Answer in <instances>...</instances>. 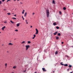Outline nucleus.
<instances>
[{
    "instance_id": "nucleus-1",
    "label": "nucleus",
    "mask_w": 73,
    "mask_h": 73,
    "mask_svg": "<svg viewBox=\"0 0 73 73\" xmlns=\"http://www.w3.org/2000/svg\"><path fill=\"white\" fill-rule=\"evenodd\" d=\"M46 15L47 17H49V10L47 9L46 10Z\"/></svg>"
},
{
    "instance_id": "nucleus-2",
    "label": "nucleus",
    "mask_w": 73,
    "mask_h": 73,
    "mask_svg": "<svg viewBox=\"0 0 73 73\" xmlns=\"http://www.w3.org/2000/svg\"><path fill=\"white\" fill-rule=\"evenodd\" d=\"M29 46H30L29 45H28L26 46V50H28V48H29Z\"/></svg>"
},
{
    "instance_id": "nucleus-3",
    "label": "nucleus",
    "mask_w": 73,
    "mask_h": 73,
    "mask_svg": "<svg viewBox=\"0 0 73 73\" xmlns=\"http://www.w3.org/2000/svg\"><path fill=\"white\" fill-rule=\"evenodd\" d=\"M36 32L35 33V34H36V35H37V34L38 33V30H37V29H36Z\"/></svg>"
},
{
    "instance_id": "nucleus-4",
    "label": "nucleus",
    "mask_w": 73,
    "mask_h": 73,
    "mask_svg": "<svg viewBox=\"0 0 73 73\" xmlns=\"http://www.w3.org/2000/svg\"><path fill=\"white\" fill-rule=\"evenodd\" d=\"M13 44L11 43H8L9 45H13Z\"/></svg>"
},
{
    "instance_id": "nucleus-5",
    "label": "nucleus",
    "mask_w": 73,
    "mask_h": 73,
    "mask_svg": "<svg viewBox=\"0 0 73 73\" xmlns=\"http://www.w3.org/2000/svg\"><path fill=\"white\" fill-rule=\"evenodd\" d=\"M42 70L44 71V72H46V70L45 69V68H42Z\"/></svg>"
},
{
    "instance_id": "nucleus-6",
    "label": "nucleus",
    "mask_w": 73,
    "mask_h": 73,
    "mask_svg": "<svg viewBox=\"0 0 73 73\" xmlns=\"http://www.w3.org/2000/svg\"><path fill=\"white\" fill-rule=\"evenodd\" d=\"M58 33V31H56L54 33V35H56V34L57 33Z\"/></svg>"
},
{
    "instance_id": "nucleus-7",
    "label": "nucleus",
    "mask_w": 73,
    "mask_h": 73,
    "mask_svg": "<svg viewBox=\"0 0 73 73\" xmlns=\"http://www.w3.org/2000/svg\"><path fill=\"white\" fill-rule=\"evenodd\" d=\"M27 12L25 13V15H24V17H26V16H27Z\"/></svg>"
},
{
    "instance_id": "nucleus-8",
    "label": "nucleus",
    "mask_w": 73,
    "mask_h": 73,
    "mask_svg": "<svg viewBox=\"0 0 73 73\" xmlns=\"http://www.w3.org/2000/svg\"><path fill=\"white\" fill-rule=\"evenodd\" d=\"M53 25H54V26H55V25H56V22H55L53 23Z\"/></svg>"
},
{
    "instance_id": "nucleus-9",
    "label": "nucleus",
    "mask_w": 73,
    "mask_h": 73,
    "mask_svg": "<svg viewBox=\"0 0 73 73\" xmlns=\"http://www.w3.org/2000/svg\"><path fill=\"white\" fill-rule=\"evenodd\" d=\"M5 68H7V63H6L5 64Z\"/></svg>"
},
{
    "instance_id": "nucleus-10",
    "label": "nucleus",
    "mask_w": 73,
    "mask_h": 73,
    "mask_svg": "<svg viewBox=\"0 0 73 73\" xmlns=\"http://www.w3.org/2000/svg\"><path fill=\"white\" fill-rule=\"evenodd\" d=\"M39 2V1L38 0H37L36 1V4H38Z\"/></svg>"
},
{
    "instance_id": "nucleus-11",
    "label": "nucleus",
    "mask_w": 73,
    "mask_h": 73,
    "mask_svg": "<svg viewBox=\"0 0 73 73\" xmlns=\"http://www.w3.org/2000/svg\"><path fill=\"white\" fill-rule=\"evenodd\" d=\"M36 37V35H34V37L32 38L33 39H34L35 38V37Z\"/></svg>"
},
{
    "instance_id": "nucleus-12",
    "label": "nucleus",
    "mask_w": 73,
    "mask_h": 73,
    "mask_svg": "<svg viewBox=\"0 0 73 73\" xmlns=\"http://www.w3.org/2000/svg\"><path fill=\"white\" fill-rule=\"evenodd\" d=\"M5 26H4L3 27H2V30H4V29H5Z\"/></svg>"
},
{
    "instance_id": "nucleus-13",
    "label": "nucleus",
    "mask_w": 73,
    "mask_h": 73,
    "mask_svg": "<svg viewBox=\"0 0 73 73\" xmlns=\"http://www.w3.org/2000/svg\"><path fill=\"white\" fill-rule=\"evenodd\" d=\"M19 25H20V23H18L17 24V27H19Z\"/></svg>"
},
{
    "instance_id": "nucleus-14",
    "label": "nucleus",
    "mask_w": 73,
    "mask_h": 73,
    "mask_svg": "<svg viewBox=\"0 0 73 73\" xmlns=\"http://www.w3.org/2000/svg\"><path fill=\"white\" fill-rule=\"evenodd\" d=\"M52 3H53L54 4H55V2L54 1V0H53L52 1Z\"/></svg>"
},
{
    "instance_id": "nucleus-15",
    "label": "nucleus",
    "mask_w": 73,
    "mask_h": 73,
    "mask_svg": "<svg viewBox=\"0 0 73 73\" xmlns=\"http://www.w3.org/2000/svg\"><path fill=\"white\" fill-rule=\"evenodd\" d=\"M13 69H16V66H13Z\"/></svg>"
},
{
    "instance_id": "nucleus-16",
    "label": "nucleus",
    "mask_w": 73,
    "mask_h": 73,
    "mask_svg": "<svg viewBox=\"0 0 73 73\" xmlns=\"http://www.w3.org/2000/svg\"><path fill=\"white\" fill-rule=\"evenodd\" d=\"M56 40H58L59 39V37L58 36H56Z\"/></svg>"
},
{
    "instance_id": "nucleus-17",
    "label": "nucleus",
    "mask_w": 73,
    "mask_h": 73,
    "mask_svg": "<svg viewBox=\"0 0 73 73\" xmlns=\"http://www.w3.org/2000/svg\"><path fill=\"white\" fill-rule=\"evenodd\" d=\"M23 11L22 12V14H24V12H25V10H23Z\"/></svg>"
},
{
    "instance_id": "nucleus-18",
    "label": "nucleus",
    "mask_w": 73,
    "mask_h": 73,
    "mask_svg": "<svg viewBox=\"0 0 73 73\" xmlns=\"http://www.w3.org/2000/svg\"><path fill=\"white\" fill-rule=\"evenodd\" d=\"M58 54V51H56L55 53V54Z\"/></svg>"
},
{
    "instance_id": "nucleus-19",
    "label": "nucleus",
    "mask_w": 73,
    "mask_h": 73,
    "mask_svg": "<svg viewBox=\"0 0 73 73\" xmlns=\"http://www.w3.org/2000/svg\"><path fill=\"white\" fill-rule=\"evenodd\" d=\"M64 66H68V64H66L64 65Z\"/></svg>"
},
{
    "instance_id": "nucleus-20",
    "label": "nucleus",
    "mask_w": 73,
    "mask_h": 73,
    "mask_svg": "<svg viewBox=\"0 0 73 73\" xmlns=\"http://www.w3.org/2000/svg\"><path fill=\"white\" fill-rule=\"evenodd\" d=\"M31 41H28V42H27V43L28 44H31Z\"/></svg>"
},
{
    "instance_id": "nucleus-21",
    "label": "nucleus",
    "mask_w": 73,
    "mask_h": 73,
    "mask_svg": "<svg viewBox=\"0 0 73 73\" xmlns=\"http://www.w3.org/2000/svg\"><path fill=\"white\" fill-rule=\"evenodd\" d=\"M58 36H60L61 35V34L60 33H59L58 34Z\"/></svg>"
},
{
    "instance_id": "nucleus-22",
    "label": "nucleus",
    "mask_w": 73,
    "mask_h": 73,
    "mask_svg": "<svg viewBox=\"0 0 73 73\" xmlns=\"http://www.w3.org/2000/svg\"><path fill=\"white\" fill-rule=\"evenodd\" d=\"M25 41H23L22 42L21 44H24V43H25Z\"/></svg>"
},
{
    "instance_id": "nucleus-23",
    "label": "nucleus",
    "mask_w": 73,
    "mask_h": 73,
    "mask_svg": "<svg viewBox=\"0 0 73 73\" xmlns=\"http://www.w3.org/2000/svg\"><path fill=\"white\" fill-rule=\"evenodd\" d=\"M56 29H59V27H56Z\"/></svg>"
},
{
    "instance_id": "nucleus-24",
    "label": "nucleus",
    "mask_w": 73,
    "mask_h": 73,
    "mask_svg": "<svg viewBox=\"0 0 73 73\" xmlns=\"http://www.w3.org/2000/svg\"><path fill=\"white\" fill-rule=\"evenodd\" d=\"M10 22H11L12 24H14V22H13L12 21H11Z\"/></svg>"
},
{
    "instance_id": "nucleus-25",
    "label": "nucleus",
    "mask_w": 73,
    "mask_h": 73,
    "mask_svg": "<svg viewBox=\"0 0 73 73\" xmlns=\"http://www.w3.org/2000/svg\"><path fill=\"white\" fill-rule=\"evenodd\" d=\"M26 71H27V70H25L23 71V73H25V72H26Z\"/></svg>"
},
{
    "instance_id": "nucleus-26",
    "label": "nucleus",
    "mask_w": 73,
    "mask_h": 73,
    "mask_svg": "<svg viewBox=\"0 0 73 73\" xmlns=\"http://www.w3.org/2000/svg\"><path fill=\"white\" fill-rule=\"evenodd\" d=\"M63 9L64 10H66V8L65 7H64Z\"/></svg>"
},
{
    "instance_id": "nucleus-27",
    "label": "nucleus",
    "mask_w": 73,
    "mask_h": 73,
    "mask_svg": "<svg viewBox=\"0 0 73 73\" xmlns=\"http://www.w3.org/2000/svg\"><path fill=\"white\" fill-rule=\"evenodd\" d=\"M7 14L8 15H11V13H7Z\"/></svg>"
},
{
    "instance_id": "nucleus-28",
    "label": "nucleus",
    "mask_w": 73,
    "mask_h": 73,
    "mask_svg": "<svg viewBox=\"0 0 73 73\" xmlns=\"http://www.w3.org/2000/svg\"><path fill=\"white\" fill-rule=\"evenodd\" d=\"M60 64L61 65H64V64H62V62L60 63Z\"/></svg>"
},
{
    "instance_id": "nucleus-29",
    "label": "nucleus",
    "mask_w": 73,
    "mask_h": 73,
    "mask_svg": "<svg viewBox=\"0 0 73 73\" xmlns=\"http://www.w3.org/2000/svg\"><path fill=\"white\" fill-rule=\"evenodd\" d=\"M12 19H15V20H16L17 19L16 18H14V17L12 18Z\"/></svg>"
},
{
    "instance_id": "nucleus-30",
    "label": "nucleus",
    "mask_w": 73,
    "mask_h": 73,
    "mask_svg": "<svg viewBox=\"0 0 73 73\" xmlns=\"http://www.w3.org/2000/svg\"><path fill=\"white\" fill-rule=\"evenodd\" d=\"M15 32H18V30H17V29L15 30Z\"/></svg>"
},
{
    "instance_id": "nucleus-31",
    "label": "nucleus",
    "mask_w": 73,
    "mask_h": 73,
    "mask_svg": "<svg viewBox=\"0 0 73 73\" xmlns=\"http://www.w3.org/2000/svg\"><path fill=\"white\" fill-rule=\"evenodd\" d=\"M59 13H60V15H61L62 13H61V11H59Z\"/></svg>"
},
{
    "instance_id": "nucleus-32",
    "label": "nucleus",
    "mask_w": 73,
    "mask_h": 73,
    "mask_svg": "<svg viewBox=\"0 0 73 73\" xmlns=\"http://www.w3.org/2000/svg\"><path fill=\"white\" fill-rule=\"evenodd\" d=\"M69 67L70 68H71L72 67V65H69Z\"/></svg>"
},
{
    "instance_id": "nucleus-33",
    "label": "nucleus",
    "mask_w": 73,
    "mask_h": 73,
    "mask_svg": "<svg viewBox=\"0 0 73 73\" xmlns=\"http://www.w3.org/2000/svg\"><path fill=\"white\" fill-rule=\"evenodd\" d=\"M2 3V2H1V1H0V5Z\"/></svg>"
},
{
    "instance_id": "nucleus-34",
    "label": "nucleus",
    "mask_w": 73,
    "mask_h": 73,
    "mask_svg": "<svg viewBox=\"0 0 73 73\" xmlns=\"http://www.w3.org/2000/svg\"><path fill=\"white\" fill-rule=\"evenodd\" d=\"M4 23H7V21H5V22H4Z\"/></svg>"
},
{
    "instance_id": "nucleus-35",
    "label": "nucleus",
    "mask_w": 73,
    "mask_h": 73,
    "mask_svg": "<svg viewBox=\"0 0 73 73\" xmlns=\"http://www.w3.org/2000/svg\"><path fill=\"white\" fill-rule=\"evenodd\" d=\"M67 71H69V68H68L67 69Z\"/></svg>"
},
{
    "instance_id": "nucleus-36",
    "label": "nucleus",
    "mask_w": 73,
    "mask_h": 73,
    "mask_svg": "<svg viewBox=\"0 0 73 73\" xmlns=\"http://www.w3.org/2000/svg\"><path fill=\"white\" fill-rule=\"evenodd\" d=\"M11 0H7V2H8V1H10Z\"/></svg>"
},
{
    "instance_id": "nucleus-37",
    "label": "nucleus",
    "mask_w": 73,
    "mask_h": 73,
    "mask_svg": "<svg viewBox=\"0 0 73 73\" xmlns=\"http://www.w3.org/2000/svg\"><path fill=\"white\" fill-rule=\"evenodd\" d=\"M5 1V0H2V2H4Z\"/></svg>"
},
{
    "instance_id": "nucleus-38",
    "label": "nucleus",
    "mask_w": 73,
    "mask_h": 73,
    "mask_svg": "<svg viewBox=\"0 0 73 73\" xmlns=\"http://www.w3.org/2000/svg\"><path fill=\"white\" fill-rule=\"evenodd\" d=\"M35 14V13H33V15H34V14Z\"/></svg>"
},
{
    "instance_id": "nucleus-39",
    "label": "nucleus",
    "mask_w": 73,
    "mask_h": 73,
    "mask_svg": "<svg viewBox=\"0 0 73 73\" xmlns=\"http://www.w3.org/2000/svg\"><path fill=\"white\" fill-rule=\"evenodd\" d=\"M26 23L27 24H28V22H26Z\"/></svg>"
},
{
    "instance_id": "nucleus-40",
    "label": "nucleus",
    "mask_w": 73,
    "mask_h": 73,
    "mask_svg": "<svg viewBox=\"0 0 73 73\" xmlns=\"http://www.w3.org/2000/svg\"><path fill=\"white\" fill-rule=\"evenodd\" d=\"M66 56L67 57H69V56L68 55H66Z\"/></svg>"
},
{
    "instance_id": "nucleus-41",
    "label": "nucleus",
    "mask_w": 73,
    "mask_h": 73,
    "mask_svg": "<svg viewBox=\"0 0 73 73\" xmlns=\"http://www.w3.org/2000/svg\"><path fill=\"white\" fill-rule=\"evenodd\" d=\"M25 21H26V22H27V21H27V20H26Z\"/></svg>"
},
{
    "instance_id": "nucleus-42",
    "label": "nucleus",
    "mask_w": 73,
    "mask_h": 73,
    "mask_svg": "<svg viewBox=\"0 0 73 73\" xmlns=\"http://www.w3.org/2000/svg\"><path fill=\"white\" fill-rule=\"evenodd\" d=\"M4 11H6V9H4Z\"/></svg>"
},
{
    "instance_id": "nucleus-43",
    "label": "nucleus",
    "mask_w": 73,
    "mask_h": 73,
    "mask_svg": "<svg viewBox=\"0 0 73 73\" xmlns=\"http://www.w3.org/2000/svg\"><path fill=\"white\" fill-rule=\"evenodd\" d=\"M62 44H64V42H62Z\"/></svg>"
},
{
    "instance_id": "nucleus-44",
    "label": "nucleus",
    "mask_w": 73,
    "mask_h": 73,
    "mask_svg": "<svg viewBox=\"0 0 73 73\" xmlns=\"http://www.w3.org/2000/svg\"><path fill=\"white\" fill-rule=\"evenodd\" d=\"M20 4H23V3L22 2H20Z\"/></svg>"
},
{
    "instance_id": "nucleus-45",
    "label": "nucleus",
    "mask_w": 73,
    "mask_h": 73,
    "mask_svg": "<svg viewBox=\"0 0 73 73\" xmlns=\"http://www.w3.org/2000/svg\"><path fill=\"white\" fill-rule=\"evenodd\" d=\"M30 27H31V28H32V26H31Z\"/></svg>"
},
{
    "instance_id": "nucleus-46",
    "label": "nucleus",
    "mask_w": 73,
    "mask_h": 73,
    "mask_svg": "<svg viewBox=\"0 0 73 73\" xmlns=\"http://www.w3.org/2000/svg\"><path fill=\"white\" fill-rule=\"evenodd\" d=\"M14 16H16V15H14Z\"/></svg>"
},
{
    "instance_id": "nucleus-47",
    "label": "nucleus",
    "mask_w": 73,
    "mask_h": 73,
    "mask_svg": "<svg viewBox=\"0 0 73 73\" xmlns=\"http://www.w3.org/2000/svg\"><path fill=\"white\" fill-rule=\"evenodd\" d=\"M7 53H9V51H7Z\"/></svg>"
},
{
    "instance_id": "nucleus-48",
    "label": "nucleus",
    "mask_w": 73,
    "mask_h": 73,
    "mask_svg": "<svg viewBox=\"0 0 73 73\" xmlns=\"http://www.w3.org/2000/svg\"><path fill=\"white\" fill-rule=\"evenodd\" d=\"M23 20H24V18H23Z\"/></svg>"
},
{
    "instance_id": "nucleus-49",
    "label": "nucleus",
    "mask_w": 73,
    "mask_h": 73,
    "mask_svg": "<svg viewBox=\"0 0 73 73\" xmlns=\"http://www.w3.org/2000/svg\"><path fill=\"white\" fill-rule=\"evenodd\" d=\"M22 18L23 19V18H24L23 17V16H22Z\"/></svg>"
},
{
    "instance_id": "nucleus-50",
    "label": "nucleus",
    "mask_w": 73,
    "mask_h": 73,
    "mask_svg": "<svg viewBox=\"0 0 73 73\" xmlns=\"http://www.w3.org/2000/svg\"><path fill=\"white\" fill-rule=\"evenodd\" d=\"M11 73H14V72H12Z\"/></svg>"
},
{
    "instance_id": "nucleus-51",
    "label": "nucleus",
    "mask_w": 73,
    "mask_h": 73,
    "mask_svg": "<svg viewBox=\"0 0 73 73\" xmlns=\"http://www.w3.org/2000/svg\"><path fill=\"white\" fill-rule=\"evenodd\" d=\"M19 0H17V1H19Z\"/></svg>"
},
{
    "instance_id": "nucleus-52",
    "label": "nucleus",
    "mask_w": 73,
    "mask_h": 73,
    "mask_svg": "<svg viewBox=\"0 0 73 73\" xmlns=\"http://www.w3.org/2000/svg\"><path fill=\"white\" fill-rule=\"evenodd\" d=\"M2 46H3L4 45V44H2Z\"/></svg>"
},
{
    "instance_id": "nucleus-53",
    "label": "nucleus",
    "mask_w": 73,
    "mask_h": 73,
    "mask_svg": "<svg viewBox=\"0 0 73 73\" xmlns=\"http://www.w3.org/2000/svg\"><path fill=\"white\" fill-rule=\"evenodd\" d=\"M72 46V47L73 48V46Z\"/></svg>"
},
{
    "instance_id": "nucleus-54",
    "label": "nucleus",
    "mask_w": 73,
    "mask_h": 73,
    "mask_svg": "<svg viewBox=\"0 0 73 73\" xmlns=\"http://www.w3.org/2000/svg\"><path fill=\"white\" fill-rule=\"evenodd\" d=\"M12 14H13V15L14 13H12Z\"/></svg>"
},
{
    "instance_id": "nucleus-55",
    "label": "nucleus",
    "mask_w": 73,
    "mask_h": 73,
    "mask_svg": "<svg viewBox=\"0 0 73 73\" xmlns=\"http://www.w3.org/2000/svg\"><path fill=\"white\" fill-rule=\"evenodd\" d=\"M70 73H72V72H71Z\"/></svg>"
},
{
    "instance_id": "nucleus-56",
    "label": "nucleus",
    "mask_w": 73,
    "mask_h": 73,
    "mask_svg": "<svg viewBox=\"0 0 73 73\" xmlns=\"http://www.w3.org/2000/svg\"><path fill=\"white\" fill-rule=\"evenodd\" d=\"M14 1H16V0H14Z\"/></svg>"
},
{
    "instance_id": "nucleus-57",
    "label": "nucleus",
    "mask_w": 73,
    "mask_h": 73,
    "mask_svg": "<svg viewBox=\"0 0 73 73\" xmlns=\"http://www.w3.org/2000/svg\"><path fill=\"white\" fill-rule=\"evenodd\" d=\"M54 71H53V73H54Z\"/></svg>"
},
{
    "instance_id": "nucleus-58",
    "label": "nucleus",
    "mask_w": 73,
    "mask_h": 73,
    "mask_svg": "<svg viewBox=\"0 0 73 73\" xmlns=\"http://www.w3.org/2000/svg\"><path fill=\"white\" fill-rule=\"evenodd\" d=\"M1 33V32H0V33Z\"/></svg>"
},
{
    "instance_id": "nucleus-59",
    "label": "nucleus",
    "mask_w": 73,
    "mask_h": 73,
    "mask_svg": "<svg viewBox=\"0 0 73 73\" xmlns=\"http://www.w3.org/2000/svg\"><path fill=\"white\" fill-rule=\"evenodd\" d=\"M14 40H16V38H15V39H14Z\"/></svg>"
}]
</instances>
